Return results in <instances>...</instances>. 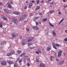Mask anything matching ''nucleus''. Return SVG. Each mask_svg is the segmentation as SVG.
Masks as SVG:
<instances>
[{
  "instance_id": "obj_17",
  "label": "nucleus",
  "mask_w": 67,
  "mask_h": 67,
  "mask_svg": "<svg viewBox=\"0 0 67 67\" xmlns=\"http://www.w3.org/2000/svg\"><path fill=\"white\" fill-rule=\"evenodd\" d=\"M51 49V48L49 46L47 48V51H49Z\"/></svg>"
},
{
  "instance_id": "obj_2",
  "label": "nucleus",
  "mask_w": 67,
  "mask_h": 67,
  "mask_svg": "<svg viewBox=\"0 0 67 67\" xmlns=\"http://www.w3.org/2000/svg\"><path fill=\"white\" fill-rule=\"evenodd\" d=\"M12 19L13 21V22L15 24H17L18 23V20H17L16 19L13 18Z\"/></svg>"
},
{
  "instance_id": "obj_26",
  "label": "nucleus",
  "mask_w": 67,
  "mask_h": 67,
  "mask_svg": "<svg viewBox=\"0 0 67 67\" xmlns=\"http://www.w3.org/2000/svg\"><path fill=\"white\" fill-rule=\"evenodd\" d=\"M54 10H50L49 12V13H53L54 12Z\"/></svg>"
},
{
  "instance_id": "obj_16",
  "label": "nucleus",
  "mask_w": 67,
  "mask_h": 67,
  "mask_svg": "<svg viewBox=\"0 0 67 67\" xmlns=\"http://www.w3.org/2000/svg\"><path fill=\"white\" fill-rule=\"evenodd\" d=\"M14 67H18L19 66V65L17 63H14Z\"/></svg>"
},
{
  "instance_id": "obj_64",
  "label": "nucleus",
  "mask_w": 67,
  "mask_h": 67,
  "mask_svg": "<svg viewBox=\"0 0 67 67\" xmlns=\"http://www.w3.org/2000/svg\"><path fill=\"white\" fill-rule=\"evenodd\" d=\"M56 60H57V61H58L59 60H58V59H56Z\"/></svg>"
},
{
  "instance_id": "obj_49",
  "label": "nucleus",
  "mask_w": 67,
  "mask_h": 67,
  "mask_svg": "<svg viewBox=\"0 0 67 67\" xmlns=\"http://www.w3.org/2000/svg\"><path fill=\"white\" fill-rule=\"evenodd\" d=\"M36 54H39V53L37 51H36Z\"/></svg>"
},
{
  "instance_id": "obj_21",
  "label": "nucleus",
  "mask_w": 67,
  "mask_h": 67,
  "mask_svg": "<svg viewBox=\"0 0 67 67\" xmlns=\"http://www.w3.org/2000/svg\"><path fill=\"white\" fill-rule=\"evenodd\" d=\"M64 18H63L60 21L59 23V24H60L61 23H62V22H63V21H64Z\"/></svg>"
},
{
  "instance_id": "obj_60",
  "label": "nucleus",
  "mask_w": 67,
  "mask_h": 67,
  "mask_svg": "<svg viewBox=\"0 0 67 67\" xmlns=\"http://www.w3.org/2000/svg\"><path fill=\"white\" fill-rule=\"evenodd\" d=\"M50 7H52V5H50Z\"/></svg>"
},
{
  "instance_id": "obj_6",
  "label": "nucleus",
  "mask_w": 67,
  "mask_h": 67,
  "mask_svg": "<svg viewBox=\"0 0 67 67\" xmlns=\"http://www.w3.org/2000/svg\"><path fill=\"white\" fill-rule=\"evenodd\" d=\"M32 28L33 29H34V30H39V28H38V27L36 26H33L32 27Z\"/></svg>"
},
{
  "instance_id": "obj_45",
  "label": "nucleus",
  "mask_w": 67,
  "mask_h": 67,
  "mask_svg": "<svg viewBox=\"0 0 67 67\" xmlns=\"http://www.w3.org/2000/svg\"><path fill=\"white\" fill-rule=\"evenodd\" d=\"M38 52H39V53H41L42 52H41V51H40V50H38Z\"/></svg>"
},
{
  "instance_id": "obj_34",
  "label": "nucleus",
  "mask_w": 67,
  "mask_h": 67,
  "mask_svg": "<svg viewBox=\"0 0 67 67\" xmlns=\"http://www.w3.org/2000/svg\"><path fill=\"white\" fill-rule=\"evenodd\" d=\"M22 45H23V46H24V45H25V42H22Z\"/></svg>"
},
{
  "instance_id": "obj_22",
  "label": "nucleus",
  "mask_w": 67,
  "mask_h": 67,
  "mask_svg": "<svg viewBox=\"0 0 67 67\" xmlns=\"http://www.w3.org/2000/svg\"><path fill=\"white\" fill-rule=\"evenodd\" d=\"M40 6H37L36 8L35 9V10L36 11H37V10H39V9H40Z\"/></svg>"
},
{
  "instance_id": "obj_43",
  "label": "nucleus",
  "mask_w": 67,
  "mask_h": 67,
  "mask_svg": "<svg viewBox=\"0 0 67 67\" xmlns=\"http://www.w3.org/2000/svg\"><path fill=\"white\" fill-rule=\"evenodd\" d=\"M36 25H38V23H37V22H36Z\"/></svg>"
},
{
  "instance_id": "obj_15",
  "label": "nucleus",
  "mask_w": 67,
  "mask_h": 67,
  "mask_svg": "<svg viewBox=\"0 0 67 67\" xmlns=\"http://www.w3.org/2000/svg\"><path fill=\"white\" fill-rule=\"evenodd\" d=\"M55 32V30L52 31L53 35V36H55V37L56 36V33L55 32Z\"/></svg>"
},
{
  "instance_id": "obj_55",
  "label": "nucleus",
  "mask_w": 67,
  "mask_h": 67,
  "mask_svg": "<svg viewBox=\"0 0 67 67\" xmlns=\"http://www.w3.org/2000/svg\"><path fill=\"white\" fill-rule=\"evenodd\" d=\"M3 43H4V44H6V42L5 41Z\"/></svg>"
},
{
  "instance_id": "obj_42",
  "label": "nucleus",
  "mask_w": 67,
  "mask_h": 67,
  "mask_svg": "<svg viewBox=\"0 0 67 67\" xmlns=\"http://www.w3.org/2000/svg\"><path fill=\"white\" fill-rule=\"evenodd\" d=\"M39 2H40V1L39 0L37 1V4H38L39 3Z\"/></svg>"
},
{
  "instance_id": "obj_8",
  "label": "nucleus",
  "mask_w": 67,
  "mask_h": 67,
  "mask_svg": "<svg viewBox=\"0 0 67 67\" xmlns=\"http://www.w3.org/2000/svg\"><path fill=\"white\" fill-rule=\"evenodd\" d=\"M1 64L2 65H4V66H5V65H6L7 64V63H6V62L5 61H3L1 62Z\"/></svg>"
},
{
  "instance_id": "obj_5",
  "label": "nucleus",
  "mask_w": 67,
  "mask_h": 67,
  "mask_svg": "<svg viewBox=\"0 0 67 67\" xmlns=\"http://www.w3.org/2000/svg\"><path fill=\"white\" fill-rule=\"evenodd\" d=\"M4 11L5 13H7L8 14L10 13V11L7 10V9H4Z\"/></svg>"
},
{
  "instance_id": "obj_1",
  "label": "nucleus",
  "mask_w": 67,
  "mask_h": 67,
  "mask_svg": "<svg viewBox=\"0 0 67 67\" xmlns=\"http://www.w3.org/2000/svg\"><path fill=\"white\" fill-rule=\"evenodd\" d=\"M11 35L13 38H14L15 37H18V34L16 32H13L11 34Z\"/></svg>"
},
{
  "instance_id": "obj_52",
  "label": "nucleus",
  "mask_w": 67,
  "mask_h": 67,
  "mask_svg": "<svg viewBox=\"0 0 67 67\" xmlns=\"http://www.w3.org/2000/svg\"><path fill=\"white\" fill-rule=\"evenodd\" d=\"M3 44H4V43H1V45H3Z\"/></svg>"
},
{
  "instance_id": "obj_38",
  "label": "nucleus",
  "mask_w": 67,
  "mask_h": 67,
  "mask_svg": "<svg viewBox=\"0 0 67 67\" xmlns=\"http://www.w3.org/2000/svg\"><path fill=\"white\" fill-rule=\"evenodd\" d=\"M28 45L29 46H30V45H31V43L30 42H28Z\"/></svg>"
},
{
  "instance_id": "obj_48",
  "label": "nucleus",
  "mask_w": 67,
  "mask_h": 67,
  "mask_svg": "<svg viewBox=\"0 0 67 67\" xmlns=\"http://www.w3.org/2000/svg\"><path fill=\"white\" fill-rule=\"evenodd\" d=\"M64 8H66V7H67V5H66V6H64Z\"/></svg>"
},
{
  "instance_id": "obj_41",
  "label": "nucleus",
  "mask_w": 67,
  "mask_h": 67,
  "mask_svg": "<svg viewBox=\"0 0 67 67\" xmlns=\"http://www.w3.org/2000/svg\"><path fill=\"white\" fill-rule=\"evenodd\" d=\"M26 42V40H25V39L23 40V41H22L23 42Z\"/></svg>"
},
{
  "instance_id": "obj_11",
  "label": "nucleus",
  "mask_w": 67,
  "mask_h": 67,
  "mask_svg": "<svg viewBox=\"0 0 67 67\" xmlns=\"http://www.w3.org/2000/svg\"><path fill=\"white\" fill-rule=\"evenodd\" d=\"M7 63L9 64L10 65H12V64H13V63L12 62L9 60L8 61Z\"/></svg>"
},
{
  "instance_id": "obj_40",
  "label": "nucleus",
  "mask_w": 67,
  "mask_h": 67,
  "mask_svg": "<svg viewBox=\"0 0 67 67\" xmlns=\"http://www.w3.org/2000/svg\"><path fill=\"white\" fill-rule=\"evenodd\" d=\"M43 66V64L41 63L40 65L39 66L40 67H42V66Z\"/></svg>"
},
{
  "instance_id": "obj_46",
  "label": "nucleus",
  "mask_w": 67,
  "mask_h": 67,
  "mask_svg": "<svg viewBox=\"0 0 67 67\" xmlns=\"http://www.w3.org/2000/svg\"><path fill=\"white\" fill-rule=\"evenodd\" d=\"M65 33L67 34V30H65Z\"/></svg>"
},
{
  "instance_id": "obj_13",
  "label": "nucleus",
  "mask_w": 67,
  "mask_h": 67,
  "mask_svg": "<svg viewBox=\"0 0 67 67\" xmlns=\"http://www.w3.org/2000/svg\"><path fill=\"white\" fill-rule=\"evenodd\" d=\"M32 5H33V3L31 2L30 3L29 5V9H31V7H32Z\"/></svg>"
},
{
  "instance_id": "obj_50",
  "label": "nucleus",
  "mask_w": 67,
  "mask_h": 67,
  "mask_svg": "<svg viewBox=\"0 0 67 67\" xmlns=\"http://www.w3.org/2000/svg\"><path fill=\"white\" fill-rule=\"evenodd\" d=\"M41 3H44V1H41Z\"/></svg>"
},
{
  "instance_id": "obj_7",
  "label": "nucleus",
  "mask_w": 67,
  "mask_h": 67,
  "mask_svg": "<svg viewBox=\"0 0 67 67\" xmlns=\"http://www.w3.org/2000/svg\"><path fill=\"white\" fill-rule=\"evenodd\" d=\"M64 63V60H62L59 62L58 64L59 65H62Z\"/></svg>"
},
{
  "instance_id": "obj_14",
  "label": "nucleus",
  "mask_w": 67,
  "mask_h": 67,
  "mask_svg": "<svg viewBox=\"0 0 67 67\" xmlns=\"http://www.w3.org/2000/svg\"><path fill=\"white\" fill-rule=\"evenodd\" d=\"M26 54V53H22L20 55V57H22L23 56H24Z\"/></svg>"
},
{
  "instance_id": "obj_54",
  "label": "nucleus",
  "mask_w": 67,
  "mask_h": 67,
  "mask_svg": "<svg viewBox=\"0 0 67 67\" xmlns=\"http://www.w3.org/2000/svg\"><path fill=\"white\" fill-rule=\"evenodd\" d=\"M31 2H32V3H34V1H31Z\"/></svg>"
},
{
  "instance_id": "obj_56",
  "label": "nucleus",
  "mask_w": 67,
  "mask_h": 67,
  "mask_svg": "<svg viewBox=\"0 0 67 67\" xmlns=\"http://www.w3.org/2000/svg\"><path fill=\"white\" fill-rule=\"evenodd\" d=\"M50 4H54V3H53V2L51 3H50Z\"/></svg>"
},
{
  "instance_id": "obj_47",
  "label": "nucleus",
  "mask_w": 67,
  "mask_h": 67,
  "mask_svg": "<svg viewBox=\"0 0 67 67\" xmlns=\"http://www.w3.org/2000/svg\"><path fill=\"white\" fill-rule=\"evenodd\" d=\"M23 61H24V63L26 62V60H25V59Z\"/></svg>"
},
{
  "instance_id": "obj_44",
  "label": "nucleus",
  "mask_w": 67,
  "mask_h": 67,
  "mask_svg": "<svg viewBox=\"0 0 67 67\" xmlns=\"http://www.w3.org/2000/svg\"><path fill=\"white\" fill-rule=\"evenodd\" d=\"M52 58H53V57L51 56V60H52Z\"/></svg>"
},
{
  "instance_id": "obj_30",
  "label": "nucleus",
  "mask_w": 67,
  "mask_h": 67,
  "mask_svg": "<svg viewBox=\"0 0 67 67\" xmlns=\"http://www.w3.org/2000/svg\"><path fill=\"white\" fill-rule=\"evenodd\" d=\"M11 55H12V54L10 52V53H8L7 54V56H11Z\"/></svg>"
},
{
  "instance_id": "obj_32",
  "label": "nucleus",
  "mask_w": 67,
  "mask_h": 67,
  "mask_svg": "<svg viewBox=\"0 0 67 67\" xmlns=\"http://www.w3.org/2000/svg\"><path fill=\"white\" fill-rule=\"evenodd\" d=\"M22 59H20L19 60V63H21L22 62Z\"/></svg>"
},
{
  "instance_id": "obj_9",
  "label": "nucleus",
  "mask_w": 67,
  "mask_h": 67,
  "mask_svg": "<svg viewBox=\"0 0 67 67\" xmlns=\"http://www.w3.org/2000/svg\"><path fill=\"white\" fill-rule=\"evenodd\" d=\"M13 14H15L16 15H19L20 14V12H13Z\"/></svg>"
},
{
  "instance_id": "obj_4",
  "label": "nucleus",
  "mask_w": 67,
  "mask_h": 67,
  "mask_svg": "<svg viewBox=\"0 0 67 67\" xmlns=\"http://www.w3.org/2000/svg\"><path fill=\"white\" fill-rule=\"evenodd\" d=\"M62 52L63 51H62V50H61L60 51H59L58 52V57H60L62 56Z\"/></svg>"
},
{
  "instance_id": "obj_25",
  "label": "nucleus",
  "mask_w": 67,
  "mask_h": 67,
  "mask_svg": "<svg viewBox=\"0 0 67 67\" xmlns=\"http://www.w3.org/2000/svg\"><path fill=\"white\" fill-rule=\"evenodd\" d=\"M49 24L51 26H52V27H54V26L52 24H51V23L50 22H49Z\"/></svg>"
},
{
  "instance_id": "obj_37",
  "label": "nucleus",
  "mask_w": 67,
  "mask_h": 67,
  "mask_svg": "<svg viewBox=\"0 0 67 67\" xmlns=\"http://www.w3.org/2000/svg\"><path fill=\"white\" fill-rule=\"evenodd\" d=\"M1 18H2V19L3 20L4 19V16L3 15L2 16Z\"/></svg>"
},
{
  "instance_id": "obj_51",
  "label": "nucleus",
  "mask_w": 67,
  "mask_h": 67,
  "mask_svg": "<svg viewBox=\"0 0 67 67\" xmlns=\"http://www.w3.org/2000/svg\"><path fill=\"white\" fill-rule=\"evenodd\" d=\"M58 14H61V12H58Z\"/></svg>"
},
{
  "instance_id": "obj_58",
  "label": "nucleus",
  "mask_w": 67,
  "mask_h": 67,
  "mask_svg": "<svg viewBox=\"0 0 67 67\" xmlns=\"http://www.w3.org/2000/svg\"><path fill=\"white\" fill-rule=\"evenodd\" d=\"M30 15L31 16H33V14H31Z\"/></svg>"
},
{
  "instance_id": "obj_10",
  "label": "nucleus",
  "mask_w": 67,
  "mask_h": 67,
  "mask_svg": "<svg viewBox=\"0 0 67 67\" xmlns=\"http://www.w3.org/2000/svg\"><path fill=\"white\" fill-rule=\"evenodd\" d=\"M7 5L8 4V8H12V7L11 6V4H10V3H7Z\"/></svg>"
},
{
  "instance_id": "obj_57",
  "label": "nucleus",
  "mask_w": 67,
  "mask_h": 67,
  "mask_svg": "<svg viewBox=\"0 0 67 67\" xmlns=\"http://www.w3.org/2000/svg\"><path fill=\"white\" fill-rule=\"evenodd\" d=\"M30 49H33V48H32V47H30Z\"/></svg>"
},
{
  "instance_id": "obj_20",
  "label": "nucleus",
  "mask_w": 67,
  "mask_h": 67,
  "mask_svg": "<svg viewBox=\"0 0 67 67\" xmlns=\"http://www.w3.org/2000/svg\"><path fill=\"white\" fill-rule=\"evenodd\" d=\"M28 38H29V39L28 40V41H27V42H32V39L31 38H30L29 37Z\"/></svg>"
},
{
  "instance_id": "obj_35",
  "label": "nucleus",
  "mask_w": 67,
  "mask_h": 67,
  "mask_svg": "<svg viewBox=\"0 0 67 67\" xmlns=\"http://www.w3.org/2000/svg\"><path fill=\"white\" fill-rule=\"evenodd\" d=\"M27 9V6H26V5L24 7V9L25 10H26V9Z\"/></svg>"
},
{
  "instance_id": "obj_31",
  "label": "nucleus",
  "mask_w": 67,
  "mask_h": 67,
  "mask_svg": "<svg viewBox=\"0 0 67 67\" xmlns=\"http://www.w3.org/2000/svg\"><path fill=\"white\" fill-rule=\"evenodd\" d=\"M36 62H37V63H39L40 62V61L39 60L37 59H36Z\"/></svg>"
},
{
  "instance_id": "obj_27",
  "label": "nucleus",
  "mask_w": 67,
  "mask_h": 67,
  "mask_svg": "<svg viewBox=\"0 0 67 67\" xmlns=\"http://www.w3.org/2000/svg\"><path fill=\"white\" fill-rule=\"evenodd\" d=\"M3 20H4L5 21L6 20V21H8V19L7 17H4Z\"/></svg>"
},
{
  "instance_id": "obj_23",
  "label": "nucleus",
  "mask_w": 67,
  "mask_h": 67,
  "mask_svg": "<svg viewBox=\"0 0 67 67\" xmlns=\"http://www.w3.org/2000/svg\"><path fill=\"white\" fill-rule=\"evenodd\" d=\"M22 51H21V50H18L17 51V52L18 54H20V53H21Z\"/></svg>"
},
{
  "instance_id": "obj_53",
  "label": "nucleus",
  "mask_w": 67,
  "mask_h": 67,
  "mask_svg": "<svg viewBox=\"0 0 67 67\" xmlns=\"http://www.w3.org/2000/svg\"><path fill=\"white\" fill-rule=\"evenodd\" d=\"M20 39H21L22 38V37L20 36Z\"/></svg>"
},
{
  "instance_id": "obj_29",
  "label": "nucleus",
  "mask_w": 67,
  "mask_h": 67,
  "mask_svg": "<svg viewBox=\"0 0 67 67\" xmlns=\"http://www.w3.org/2000/svg\"><path fill=\"white\" fill-rule=\"evenodd\" d=\"M26 30L27 32H30V28H26Z\"/></svg>"
},
{
  "instance_id": "obj_24",
  "label": "nucleus",
  "mask_w": 67,
  "mask_h": 67,
  "mask_svg": "<svg viewBox=\"0 0 67 67\" xmlns=\"http://www.w3.org/2000/svg\"><path fill=\"white\" fill-rule=\"evenodd\" d=\"M3 26H2V22H0V27H2Z\"/></svg>"
},
{
  "instance_id": "obj_59",
  "label": "nucleus",
  "mask_w": 67,
  "mask_h": 67,
  "mask_svg": "<svg viewBox=\"0 0 67 67\" xmlns=\"http://www.w3.org/2000/svg\"><path fill=\"white\" fill-rule=\"evenodd\" d=\"M18 62V60L17 59L16 60V62Z\"/></svg>"
},
{
  "instance_id": "obj_19",
  "label": "nucleus",
  "mask_w": 67,
  "mask_h": 67,
  "mask_svg": "<svg viewBox=\"0 0 67 67\" xmlns=\"http://www.w3.org/2000/svg\"><path fill=\"white\" fill-rule=\"evenodd\" d=\"M10 53L12 54H12H14L15 52H14V51L13 50H12L11 51Z\"/></svg>"
},
{
  "instance_id": "obj_62",
  "label": "nucleus",
  "mask_w": 67,
  "mask_h": 67,
  "mask_svg": "<svg viewBox=\"0 0 67 67\" xmlns=\"http://www.w3.org/2000/svg\"><path fill=\"white\" fill-rule=\"evenodd\" d=\"M2 4V3H0V5H1V4Z\"/></svg>"
},
{
  "instance_id": "obj_3",
  "label": "nucleus",
  "mask_w": 67,
  "mask_h": 67,
  "mask_svg": "<svg viewBox=\"0 0 67 67\" xmlns=\"http://www.w3.org/2000/svg\"><path fill=\"white\" fill-rule=\"evenodd\" d=\"M27 15H24L23 16V19H22L21 18H20V20H22V21L23 20H24L25 19H26V18H27Z\"/></svg>"
},
{
  "instance_id": "obj_33",
  "label": "nucleus",
  "mask_w": 67,
  "mask_h": 67,
  "mask_svg": "<svg viewBox=\"0 0 67 67\" xmlns=\"http://www.w3.org/2000/svg\"><path fill=\"white\" fill-rule=\"evenodd\" d=\"M52 0H48V1H46V3H48V2H49L51 1H52Z\"/></svg>"
},
{
  "instance_id": "obj_39",
  "label": "nucleus",
  "mask_w": 67,
  "mask_h": 67,
  "mask_svg": "<svg viewBox=\"0 0 67 67\" xmlns=\"http://www.w3.org/2000/svg\"><path fill=\"white\" fill-rule=\"evenodd\" d=\"M27 65L28 66V67H29V66H30V64H29V63H28L27 64Z\"/></svg>"
},
{
  "instance_id": "obj_28",
  "label": "nucleus",
  "mask_w": 67,
  "mask_h": 67,
  "mask_svg": "<svg viewBox=\"0 0 67 67\" xmlns=\"http://www.w3.org/2000/svg\"><path fill=\"white\" fill-rule=\"evenodd\" d=\"M55 46L57 47H60V44H55Z\"/></svg>"
},
{
  "instance_id": "obj_12",
  "label": "nucleus",
  "mask_w": 67,
  "mask_h": 67,
  "mask_svg": "<svg viewBox=\"0 0 67 67\" xmlns=\"http://www.w3.org/2000/svg\"><path fill=\"white\" fill-rule=\"evenodd\" d=\"M52 45L54 48L55 49H57V48L56 47L55 45V43H54V42H53Z\"/></svg>"
},
{
  "instance_id": "obj_61",
  "label": "nucleus",
  "mask_w": 67,
  "mask_h": 67,
  "mask_svg": "<svg viewBox=\"0 0 67 67\" xmlns=\"http://www.w3.org/2000/svg\"><path fill=\"white\" fill-rule=\"evenodd\" d=\"M39 15H42V14L40 13V14H39Z\"/></svg>"
},
{
  "instance_id": "obj_36",
  "label": "nucleus",
  "mask_w": 67,
  "mask_h": 67,
  "mask_svg": "<svg viewBox=\"0 0 67 67\" xmlns=\"http://www.w3.org/2000/svg\"><path fill=\"white\" fill-rule=\"evenodd\" d=\"M43 21H47V18H45V19H43Z\"/></svg>"
},
{
  "instance_id": "obj_63",
  "label": "nucleus",
  "mask_w": 67,
  "mask_h": 67,
  "mask_svg": "<svg viewBox=\"0 0 67 67\" xmlns=\"http://www.w3.org/2000/svg\"><path fill=\"white\" fill-rule=\"evenodd\" d=\"M58 12H59V11H60V9H58Z\"/></svg>"
},
{
  "instance_id": "obj_18",
  "label": "nucleus",
  "mask_w": 67,
  "mask_h": 67,
  "mask_svg": "<svg viewBox=\"0 0 67 67\" xmlns=\"http://www.w3.org/2000/svg\"><path fill=\"white\" fill-rule=\"evenodd\" d=\"M38 19H39V17H38V16L35 17L34 18V21H35V20H37Z\"/></svg>"
}]
</instances>
